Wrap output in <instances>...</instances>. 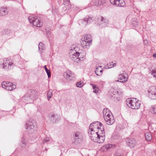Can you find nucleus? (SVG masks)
<instances>
[{"label":"nucleus","mask_w":156,"mask_h":156,"mask_svg":"<svg viewBox=\"0 0 156 156\" xmlns=\"http://www.w3.org/2000/svg\"><path fill=\"white\" fill-rule=\"evenodd\" d=\"M37 92L35 90H30L24 96V99L27 103H32L36 97Z\"/></svg>","instance_id":"nucleus-1"},{"label":"nucleus","mask_w":156,"mask_h":156,"mask_svg":"<svg viewBox=\"0 0 156 156\" xmlns=\"http://www.w3.org/2000/svg\"><path fill=\"white\" fill-rule=\"evenodd\" d=\"M136 99L133 98V100L130 98L126 100L127 105L134 109H137L139 108L140 105V104L139 103L138 101H136Z\"/></svg>","instance_id":"nucleus-2"},{"label":"nucleus","mask_w":156,"mask_h":156,"mask_svg":"<svg viewBox=\"0 0 156 156\" xmlns=\"http://www.w3.org/2000/svg\"><path fill=\"white\" fill-rule=\"evenodd\" d=\"M102 126H103L102 124L100 122L98 121L94 122L90 125L88 133H91L93 131L95 132L96 129H99Z\"/></svg>","instance_id":"nucleus-3"},{"label":"nucleus","mask_w":156,"mask_h":156,"mask_svg":"<svg viewBox=\"0 0 156 156\" xmlns=\"http://www.w3.org/2000/svg\"><path fill=\"white\" fill-rule=\"evenodd\" d=\"M28 20L30 23H32L34 26L37 27H41L43 25L42 22L37 18L32 16H30L28 17Z\"/></svg>","instance_id":"nucleus-4"},{"label":"nucleus","mask_w":156,"mask_h":156,"mask_svg":"<svg viewBox=\"0 0 156 156\" xmlns=\"http://www.w3.org/2000/svg\"><path fill=\"white\" fill-rule=\"evenodd\" d=\"M2 87L5 89L11 91L16 88V85L13 83L8 82L4 81L2 83Z\"/></svg>","instance_id":"nucleus-5"},{"label":"nucleus","mask_w":156,"mask_h":156,"mask_svg":"<svg viewBox=\"0 0 156 156\" xmlns=\"http://www.w3.org/2000/svg\"><path fill=\"white\" fill-rule=\"evenodd\" d=\"M148 96L153 99H156V87L153 86L151 87L148 90Z\"/></svg>","instance_id":"nucleus-6"},{"label":"nucleus","mask_w":156,"mask_h":156,"mask_svg":"<svg viewBox=\"0 0 156 156\" xmlns=\"http://www.w3.org/2000/svg\"><path fill=\"white\" fill-rule=\"evenodd\" d=\"M104 119L106 124L108 125H112L115 122L114 117L112 114L108 116L106 115V116L104 117Z\"/></svg>","instance_id":"nucleus-7"},{"label":"nucleus","mask_w":156,"mask_h":156,"mask_svg":"<svg viewBox=\"0 0 156 156\" xmlns=\"http://www.w3.org/2000/svg\"><path fill=\"white\" fill-rule=\"evenodd\" d=\"M110 3L116 6L123 7L125 5V3L123 0H109Z\"/></svg>","instance_id":"nucleus-8"},{"label":"nucleus","mask_w":156,"mask_h":156,"mask_svg":"<svg viewBox=\"0 0 156 156\" xmlns=\"http://www.w3.org/2000/svg\"><path fill=\"white\" fill-rule=\"evenodd\" d=\"M126 142L127 145L130 148L134 147L136 144V140L133 139L127 138Z\"/></svg>","instance_id":"nucleus-9"},{"label":"nucleus","mask_w":156,"mask_h":156,"mask_svg":"<svg viewBox=\"0 0 156 156\" xmlns=\"http://www.w3.org/2000/svg\"><path fill=\"white\" fill-rule=\"evenodd\" d=\"M76 53L78 55V57L76 58L74 60V62H77L79 60H83L85 59V56L86 55L85 53L83 54L81 52L76 51Z\"/></svg>","instance_id":"nucleus-10"},{"label":"nucleus","mask_w":156,"mask_h":156,"mask_svg":"<svg viewBox=\"0 0 156 156\" xmlns=\"http://www.w3.org/2000/svg\"><path fill=\"white\" fill-rule=\"evenodd\" d=\"M91 139L94 142L97 143L98 138L99 135L97 134L94 131H93L91 133H88Z\"/></svg>","instance_id":"nucleus-11"},{"label":"nucleus","mask_w":156,"mask_h":156,"mask_svg":"<svg viewBox=\"0 0 156 156\" xmlns=\"http://www.w3.org/2000/svg\"><path fill=\"white\" fill-rule=\"evenodd\" d=\"M126 73V72L125 71H123L122 73L120 74L118 78L119 80H120L119 81V80H116V82H120L122 83H124L127 80V78L124 75Z\"/></svg>","instance_id":"nucleus-12"},{"label":"nucleus","mask_w":156,"mask_h":156,"mask_svg":"<svg viewBox=\"0 0 156 156\" xmlns=\"http://www.w3.org/2000/svg\"><path fill=\"white\" fill-rule=\"evenodd\" d=\"M110 95L111 99H116L119 98V94L118 90L113 89L112 90V92L111 93Z\"/></svg>","instance_id":"nucleus-13"},{"label":"nucleus","mask_w":156,"mask_h":156,"mask_svg":"<svg viewBox=\"0 0 156 156\" xmlns=\"http://www.w3.org/2000/svg\"><path fill=\"white\" fill-rule=\"evenodd\" d=\"M34 121H29L26 123V129H33L35 127V124L34 123Z\"/></svg>","instance_id":"nucleus-14"},{"label":"nucleus","mask_w":156,"mask_h":156,"mask_svg":"<svg viewBox=\"0 0 156 156\" xmlns=\"http://www.w3.org/2000/svg\"><path fill=\"white\" fill-rule=\"evenodd\" d=\"M2 64V66L3 68L5 69H8L9 67H11V66L13 64L12 62H10L9 60H6L5 62Z\"/></svg>","instance_id":"nucleus-15"},{"label":"nucleus","mask_w":156,"mask_h":156,"mask_svg":"<svg viewBox=\"0 0 156 156\" xmlns=\"http://www.w3.org/2000/svg\"><path fill=\"white\" fill-rule=\"evenodd\" d=\"M93 21L92 18L91 17L88 16V17L85 18L82 21V23L84 26L87 25L88 23H90L91 22Z\"/></svg>","instance_id":"nucleus-16"},{"label":"nucleus","mask_w":156,"mask_h":156,"mask_svg":"<svg viewBox=\"0 0 156 156\" xmlns=\"http://www.w3.org/2000/svg\"><path fill=\"white\" fill-rule=\"evenodd\" d=\"M78 49V48L77 47L74 48L73 49H74L75 51L73 52V54L72 51L69 54L70 58H72L73 60V58H76L78 57V55H77L76 53V51H77Z\"/></svg>","instance_id":"nucleus-17"},{"label":"nucleus","mask_w":156,"mask_h":156,"mask_svg":"<svg viewBox=\"0 0 156 156\" xmlns=\"http://www.w3.org/2000/svg\"><path fill=\"white\" fill-rule=\"evenodd\" d=\"M50 119L51 121L53 122H55L59 120V118L57 115L53 114L51 115Z\"/></svg>","instance_id":"nucleus-18"},{"label":"nucleus","mask_w":156,"mask_h":156,"mask_svg":"<svg viewBox=\"0 0 156 156\" xmlns=\"http://www.w3.org/2000/svg\"><path fill=\"white\" fill-rule=\"evenodd\" d=\"M81 43L83 47H84L85 46L89 47L91 44V42H89L88 41L82 39H81Z\"/></svg>","instance_id":"nucleus-19"},{"label":"nucleus","mask_w":156,"mask_h":156,"mask_svg":"<svg viewBox=\"0 0 156 156\" xmlns=\"http://www.w3.org/2000/svg\"><path fill=\"white\" fill-rule=\"evenodd\" d=\"M74 140L76 142L80 141L81 140V135L79 132H76L73 135Z\"/></svg>","instance_id":"nucleus-20"},{"label":"nucleus","mask_w":156,"mask_h":156,"mask_svg":"<svg viewBox=\"0 0 156 156\" xmlns=\"http://www.w3.org/2000/svg\"><path fill=\"white\" fill-rule=\"evenodd\" d=\"M95 133L99 135V136L102 135L105 136V133L104 128V126H103L101 127H100L99 129H98V131L95 132Z\"/></svg>","instance_id":"nucleus-21"},{"label":"nucleus","mask_w":156,"mask_h":156,"mask_svg":"<svg viewBox=\"0 0 156 156\" xmlns=\"http://www.w3.org/2000/svg\"><path fill=\"white\" fill-rule=\"evenodd\" d=\"M8 13L7 9L5 7L1 8L0 9V16H4Z\"/></svg>","instance_id":"nucleus-22"},{"label":"nucleus","mask_w":156,"mask_h":156,"mask_svg":"<svg viewBox=\"0 0 156 156\" xmlns=\"http://www.w3.org/2000/svg\"><path fill=\"white\" fill-rule=\"evenodd\" d=\"M64 76L68 80H71L73 79V77L71 74L69 72H65L64 73Z\"/></svg>","instance_id":"nucleus-23"},{"label":"nucleus","mask_w":156,"mask_h":156,"mask_svg":"<svg viewBox=\"0 0 156 156\" xmlns=\"http://www.w3.org/2000/svg\"><path fill=\"white\" fill-rule=\"evenodd\" d=\"M103 112L104 118L105 116H106V115L108 116V115H111V114H112V113L110 112L109 110L107 108H104L103 110Z\"/></svg>","instance_id":"nucleus-24"},{"label":"nucleus","mask_w":156,"mask_h":156,"mask_svg":"<svg viewBox=\"0 0 156 156\" xmlns=\"http://www.w3.org/2000/svg\"><path fill=\"white\" fill-rule=\"evenodd\" d=\"M90 85L93 87V88L94 90L93 92L97 94L98 93L99 91H100L99 88L96 85L93 83H91Z\"/></svg>","instance_id":"nucleus-25"},{"label":"nucleus","mask_w":156,"mask_h":156,"mask_svg":"<svg viewBox=\"0 0 156 156\" xmlns=\"http://www.w3.org/2000/svg\"><path fill=\"white\" fill-rule=\"evenodd\" d=\"M103 70L101 68V67H99L96 69L95 73L97 76H100L102 73Z\"/></svg>","instance_id":"nucleus-26"},{"label":"nucleus","mask_w":156,"mask_h":156,"mask_svg":"<svg viewBox=\"0 0 156 156\" xmlns=\"http://www.w3.org/2000/svg\"><path fill=\"white\" fill-rule=\"evenodd\" d=\"M82 39L84 40L88 41L89 42H91L92 41V39L91 38V36L90 34H88L86 35H84V38H82Z\"/></svg>","instance_id":"nucleus-27"},{"label":"nucleus","mask_w":156,"mask_h":156,"mask_svg":"<svg viewBox=\"0 0 156 156\" xmlns=\"http://www.w3.org/2000/svg\"><path fill=\"white\" fill-rule=\"evenodd\" d=\"M145 137L146 140L149 141H151L152 139L151 134L149 132H147L145 134Z\"/></svg>","instance_id":"nucleus-28"},{"label":"nucleus","mask_w":156,"mask_h":156,"mask_svg":"<svg viewBox=\"0 0 156 156\" xmlns=\"http://www.w3.org/2000/svg\"><path fill=\"white\" fill-rule=\"evenodd\" d=\"M21 142L22 147H26L27 141L24 137H23L22 138Z\"/></svg>","instance_id":"nucleus-29"},{"label":"nucleus","mask_w":156,"mask_h":156,"mask_svg":"<svg viewBox=\"0 0 156 156\" xmlns=\"http://www.w3.org/2000/svg\"><path fill=\"white\" fill-rule=\"evenodd\" d=\"M105 139V136L102 135L98 137L97 143H102L104 142Z\"/></svg>","instance_id":"nucleus-30"},{"label":"nucleus","mask_w":156,"mask_h":156,"mask_svg":"<svg viewBox=\"0 0 156 156\" xmlns=\"http://www.w3.org/2000/svg\"><path fill=\"white\" fill-rule=\"evenodd\" d=\"M38 49L40 51L44 50L45 49V46L44 44L41 42H40L38 45Z\"/></svg>","instance_id":"nucleus-31"},{"label":"nucleus","mask_w":156,"mask_h":156,"mask_svg":"<svg viewBox=\"0 0 156 156\" xmlns=\"http://www.w3.org/2000/svg\"><path fill=\"white\" fill-rule=\"evenodd\" d=\"M44 68L45 71L47 73V74L48 76V78L50 77L51 76V74L50 70L48 69L46 65L44 66Z\"/></svg>","instance_id":"nucleus-32"},{"label":"nucleus","mask_w":156,"mask_h":156,"mask_svg":"<svg viewBox=\"0 0 156 156\" xmlns=\"http://www.w3.org/2000/svg\"><path fill=\"white\" fill-rule=\"evenodd\" d=\"M52 94V90H49L47 94L48 100H49L51 98Z\"/></svg>","instance_id":"nucleus-33"},{"label":"nucleus","mask_w":156,"mask_h":156,"mask_svg":"<svg viewBox=\"0 0 156 156\" xmlns=\"http://www.w3.org/2000/svg\"><path fill=\"white\" fill-rule=\"evenodd\" d=\"M10 31L7 29H4L2 31V34L3 35H8L9 34Z\"/></svg>","instance_id":"nucleus-34"},{"label":"nucleus","mask_w":156,"mask_h":156,"mask_svg":"<svg viewBox=\"0 0 156 156\" xmlns=\"http://www.w3.org/2000/svg\"><path fill=\"white\" fill-rule=\"evenodd\" d=\"M84 85L83 82L80 81L76 83V86L78 87H83Z\"/></svg>","instance_id":"nucleus-35"},{"label":"nucleus","mask_w":156,"mask_h":156,"mask_svg":"<svg viewBox=\"0 0 156 156\" xmlns=\"http://www.w3.org/2000/svg\"><path fill=\"white\" fill-rule=\"evenodd\" d=\"M151 111L153 114H156V106H152L151 109Z\"/></svg>","instance_id":"nucleus-36"},{"label":"nucleus","mask_w":156,"mask_h":156,"mask_svg":"<svg viewBox=\"0 0 156 156\" xmlns=\"http://www.w3.org/2000/svg\"><path fill=\"white\" fill-rule=\"evenodd\" d=\"M50 138L49 137H46L43 140V144L44 143H48V142L50 141Z\"/></svg>","instance_id":"nucleus-37"},{"label":"nucleus","mask_w":156,"mask_h":156,"mask_svg":"<svg viewBox=\"0 0 156 156\" xmlns=\"http://www.w3.org/2000/svg\"><path fill=\"white\" fill-rule=\"evenodd\" d=\"M112 63H113V62H111L110 63H109L107 64L108 68L109 69L114 67V66L112 65Z\"/></svg>","instance_id":"nucleus-38"},{"label":"nucleus","mask_w":156,"mask_h":156,"mask_svg":"<svg viewBox=\"0 0 156 156\" xmlns=\"http://www.w3.org/2000/svg\"><path fill=\"white\" fill-rule=\"evenodd\" d=\"M151 73L153 76L156 78V70H152L151 72Z\"/></svg>","instance_id":"nucleus-39"},{"label":"nucleus","mask_w":156,"mask_h":156,"mask_svg":"<svg viewBox=\"0 0 156 156\" xmlns=\"http://www.w3.org/2000/svg\"><path fill=\"white\" fill-rule=\"evenodd\" d=\"M113 146V145L112 144H108L105 145V147L107 149H109L112 147Z\"/></svg>","instance_id":"nucleus-40"},{"label":"nucleus","mask_w":156,"mask_h":156,"mask_svg":"<svg viewBox=\"0 0 156 156\" xmlns=\"http://www.w3.org/2000/svg\"><path fill=\"white\" fill-rule=\"evenodd\" d=\"M64 4L65 5H69L70 3L69 0H63Z\"/></svg>","instance_id":"nucleus-41"},{"label":"nucleus","mask_w":156,"mask_h":156,"mask_svg":"<svg viewBox=\"0 0 156 156\" xmlns=\"http://www.w3.org/2000/svg\"><path fill=\"white\" fill-rule=\"evenodd\" d=\"M93 2H94V1H95V5H99V4L101 5V2H100V3L98 1V0H97V1H96V0H93Z\"/></svg>","instance_id":"nucleus-42"},{"label":"nucleus","mask_w":156,"mask_h":156,"mask_svg":"<svg viewBox=\"0 0 156 156\" xmlns=\"http://www.w3.org/2000/svg\"><path fill=\"white\" fill-rule=\"evenodd\" d=\"M101 23H105L106 20L103 17H101Z\"/></svg>","instance_id":"nucleus-43"},{"label":"nucleus","mask_w":156,"mask_h":156,"mask_svg":"<svg viewBox=\"0 0 156 156\" xmlns=\"http://www.w3.org/2000/svg\"><path fill=\"white\" fill-rule=\"evenodd\" d=\"M115 156H123L122 154L121 153H116L115 154Z\"/></svg>","instance_id":"nucleus-44"},{"label":"nucleus","mask_w":156,"mask_h":156,"mask_svg":"<svg viewBox=\"0 0 156 156\" xmlns=\"http://www.w3.org/2000/svg\"><path fill=\"white\" fill-rule=\"evenodd\" d=\"M144 43L145 45H147L148 43V41L146 40H144Z\"/></svg>","instance_id":"nucleus-45"},{"label":"nucleus","mask_w":156,"mask_h":156,"mask_svg":"<svg viewBox=\"0 0 156 156\" xmlns=\"http://www.w3.org/2000/svg\"><path fill=\"white\" fill-rule=\"evenodd\" d=\"M153 57H155L156 58V54H153Z\"/></svg>","instance_id":"nucleus-46"},{"label":"nucleus","mask_w":156,"mask_h":156,"mask_svg":"<svg viewBox=\"0 0 156 156\" xmlns=\"http://www.w3.org/2000/svg\"><path fill=\"white\" fill-rule=\"evenodd\" d=\"M112 65L114 66V67H115L116 66V64L115 63L114 64L112 63Z\"/></svg>","instance_id":"nucleus-47"},{"label":"nucleus","mask_w":156,"mask_h":156,"mask_svg":"<svg viewBox=\"0 0 156 156\" xmlns=\"http://www.w3.org/2000/svg\"><path fill=\"white\" fill-rule=\"evenodd\" d=\"M63 8L64 9H66V6H64L63 7Z\"/></svg>","instance_id":"nucleus-48"},{"label":"nucleus","mask_w":156,"mask_h":156,"mask_svg":"<svg viewBox=\"0 0 156 156\" xmlns=\"http://www.w3.org/2000/svg\"><path fill=\"white\" fill-rule=\"evenodd\" d=\"M45 150L47 151L48 150L46 148H45Z\"/></svg>","instance_id":"nucleus-49"},{"label":"nucleus","mask_w":156,"mask_h":156,"mask_svg":"<svg viewBox=\"0 0 156 156\" xmlns=\"http://www.w3.org/2000/svg\"><path fill=\"white\" fill-rule=\"evenodd\" d=\"M71 51H74V50H73L72 49H71Z\"/></svg>","instance_id":"nucleus-50"},{"label":"nucleus","mask_w":156,"mask_h":156,"mask_svg":"<svg viewBox=\"0 0 156 156\" xmlns=\"http://www.w3.org/2000/svg\"><path fill=\"white\" fill-rule=\"evenodd\" d=\"M11 38L10 37H8V39H9V38Z\"/></svg>","instance_id":"nucleus-51"}]
</instances>
